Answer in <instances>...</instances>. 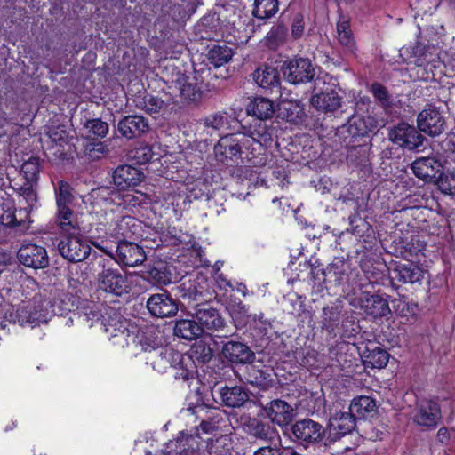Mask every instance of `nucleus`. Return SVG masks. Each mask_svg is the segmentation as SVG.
I'll return each instance as SVG.
<instances>
[{"label": "nucleus", "mask_w": 455, "mask_h": 455, "mask_svg": "<svg viewBox=\"0 0 455 455\" xmlns=\"http://www.w3.org/2000/svg\"><path fill=\"white\" fill-rule=\"evenodd\" d=\"M222 421L220 412H216L207 419H202L199 426L194 427L191 433L180 432V435L174 441H171L167 444L169 455H202L201 454V437L199 427L203 433H212L220 427Z\"/></svg>", "instance_id": "1"}, {"label": "nucleus", "mask_w": 455, "mask_h": 455, "mask_svg": "<svg viewBox=\"0 0 455 455\" xmlns=\"http://www.w3.org/2000/svg\"><path fill=\"white\" fill-rule=\"evenodd\" d=\"M99 225L98 229L104 231L106 238H113L117 243L142 235L141 222L139 220L113 210L105 212L104 220Z\"/></svg>", "instance_id": "2"}, {"label": "nucleus", "mask_w": 455, "mask_h": 455, "mask_svg": "<svg viewBox=\"0 0 455 455\" xmlns=\"http://www.w3.org/2000/svg\"><path fill=\"white\" fill-rule=\"evenodd\" d=\"M249 144L250 139L244 136L242 132L236 134H227L220 139L218 144L214 147V151L217 156H222V158H220V161H223L224 158L232 159L240 156L243 149L254 155L256 148H251Z\"/></svg>", "instance_id": "3"}, {"label": "nucleus", "mask_w": 455, "mask_h": 455, "mask_svg": "<svg viewBox=\"0 0 455 455\" xmlns=\"http://www.w3.org/2000/svg\"><path fill=\"white\" fill-rule=\"evenodd\" d=\"M349 304L373 318L384 317L390 313L387 299L368 291H362L357 296L349 298Z\"/></svg>", "instance_id": "4"}, {"label": "nucleus", "mask_w": 455, "mask_h": 455, "mask_svg": "<svg viewBox=\"0 0 455 455\" xmlns=\"http://www.w3.org/2000/svg\"><path fill=\"white\" fill-rule=\"evenodd\" d=\"M412 54L414 64L421 69L418 76L423 80L434 78L435 71L442 65L436 49L417 44L412 49Z\"/></svg>", "instance_id": "5"}, {"label": "nucleus", "mask_w": 455, "mask_h": 455, "mask_svg": "<svg viewBox=\"0 0 455 455\" xmlns=\"http://www.w3.org/2000/svg\"><path fill=\"white\" fill-rule=\"evenodd\" d=\"M389 140L408 150H415L423 145L424 137L412 125L405 123L392 127L388 132Z\"/></svg>", "instance_id": "6"}, {"label": "nucleus", "mask_w": 455, "mask_h": 455, "mask_svg": "<svg viewBox=\"0 0 455 455\" xmlns=\"http://www.w3.org/2000/svg\"><path fill=\"white\" fill-rule=\"evenodd\" d=\"M283 76L291 84H303L314 79L315 68L306 58H297L286 61L283 67Z\"/></svg>", "instance_id": "7"}, {"label": "nucleus", "mask_w": 455, "mask_h": 455, "mask_svg": "<svg viewBox=\"0 0 455 455\" xmlns=\"http://www.w3.org/2000/svg\"><path fill=\"white\" fill-rule=\"evenodd\" d=\"M412 419L420 427L434 428L441 419L440 405L433 399H419L416 403Z\"/></svg>", "instance_id": "8"}, {"label": "nucleus", "mask_w": 455, "mask_h": 455, "mask_svg": "<svg viewBox=\"0 0 455 455\" xmlns=\"http://www.w3.org/2000/svg\"><path fill=\"white\" fill-rule=\"evenodd\" d=\"M196 318L204 331H217L219 336L228 337L233 334L226 330L225 321L217 309L208 304L199 306L196 311Z\"/></svg>", "instance_id": "9"}, {"label": "nucleus", "mask_w": 455, "mask_h": 455, "mask_svg": "<svg viewBox=\"0 0 455 455\" xmlns=\"http://www.w3.org/2000/svg\"><path fill=\"white\" fill-rule=\"evenodd\" d=\"M60 255L70 262H81L88 258L90 245L76 234L62 239L58 244Z\"/></svg>", "instance_id": "10"}, {"label": "nucleus", "mask_w": 455, "mask_h": 455, "mask_svg": "<svg viewBox=\"0 0 455 455\" xmlns=\"http://www.w3.org/2000/svg\"><path fill=\"white\" fill-rule=\"evenodd\" d=\"M11 321L20 325L38 324L46 321V315L40 299L34 298L33 301L24 302L19 307L14 315L10 314Z\"/></svg>", "instance_id": "11"}, {"label": "nucleus", "mask_w": 455, "mask_h": 455, "mask_svg": "<svg viewBox=\"0 0 455 455\" xmlns=\"http://www.w3.org/2000/svg\"><path fill=\"white\" fill-rule=\"evenodd\" d=\"M419 129L430 135L438 136L445 129V120L437 108L428 105L418 116Z\"/></svg>", "instance_id": "12"}, {"label": "nucleus", "mask_w": 455, "mask_h": 455, "mask_svg": "<svg viewBox=\"0 0 455 455\" xmlns=\"http://www.w3.org/2000/svg\"><path fill=\"white\" fill-rule=\"evenodd\" d=\"M275 128L267 124L265 120H254L248 126L242 127V132L244 136L250 139L251 148L267 147L270 145L274 139Z\"/></svg>", "instance_id": "13"}, {"label": "nucleus", "mask_w": 455, "mask_h": 455, "mask_svg": "<svg viewBox=\"0 0 455 455\" xmlns=\"http://www.w3.org/2000/svg\"><path fill=\"white\" fill-rule=\"evenodd\" d=\"M17 258L20 264L34 269L44 268L49 266L46 249L37 244H23L18 251Z\"/></svg>", "instance_id": "14"}, {"label": "nucleus", "mask_w": 455, "mask_h": 455, "mask_svg": "<svg viewBox=\"0 0 455 455\" xmlns=\"http://www.w3.org/2000/svg\"><path fill=\"white\" fill-rule=\"evenodd\" d=\"M99 289L116 295L121 296L127 292V278L118 270L107 268L98 276Z\"/></svg>", "instance_id": "15"}, {"label": "nucleus", "mask_w": 455, "mask_h": 455, "mask_svg": "<svg viewBox=\"0 0 455 455\" xmlns=\"http://www.w3.org/2000/svg\"><path fill=\"white\" fill-rule=\"evenodd\" d=\"M104 331L108 335V339L118 346L127 344L130 331L128 322L117 312H113L108 319L102 321Z\"/></svg>", "instance_id": "16"}, {"label": "nucleus", "mask_w": 455, "mask_h": 455, "mask_svg": "<svg viewBox=\"0 0 455 455\" xmlns=\"http://www.w3.org/2000/svg\"><path fill=\"white\" fill-rule=\"evenodd\" d=\"M147 308L151 315L159 318L172 317L179 310L177 300L167 293L151 295L148 299Z\"/></svg>", "instance_id": "17"}, {"label": "nucleus", "mask_w": 455, "mask_h": 455, "mask_svg": "<svg viewBox=\"0 0 455 455\" xmlns=\"http://www.w3.org/2000/svg\"><path fill=\"white\" fill-rule=\"evenodd\" d=\"M324 84L325 82L321 77H316L314 80V92L315 93L311 98V105L318 111L333 112L340 107V97L333 90L326 92H317V90L321 89V84Z\"/></svg>", "instance_id": "18"}, {"label": "nucleus", "mask_w": 455, "mask_h": 455, "mask_svg": "<svg viewBox=\"0 0 455 455\" xmlns=\"http://www.w3.org/2000/svg\"><path fill=\"white\" fill-rule=\"evenodd\" d=\"M243 429L254 438L274 443L280 439L278 431L268 423L256 418L242 417Z\"/></svg>", "instance_id": "19"}, {"label": "nucleus", "mask_w": 455, "mask_h": 455, "mask_svg": "<svg viewBox=\"0 0 455 455\" xmlns=\"http://www.w3.org/2000/svg\"><path fill=\"white\" fill-rule=\"evenodd\" d=\"M291 430L297 440L306 443H317L324 435L323 426L310 419L297 421Z\"/></svg>", "instance_id": "20"}, {"label": "nucleus", "mask_w": 455, "mask_h": 455, "mask_svg": "<svg viewBox=\"0 0 455 455\" xmlns=\"http://www.w3.org/2000/svg\"><path fill=\"white\" fill-rule=\"evenodd\" d=\"M343 305L339 300H336L331 305L323 307L320 315V327L327 334L336 337L339 330L340 320L342 317Z\"/></svg>", "instance_id": "21"}, {"label": "nucleus", "mask_w": 455, "mask_h": 455, "mask_svg": "<svg viewBox=\"0 0 455 455\" xmlns=\"http://www.w3.org/2000/svg\"><path fill=\"white\" fill-rule=\"evenodd\" d=\"M116 253L118 262L131 267L142 264L146 259L143 248L133 242L118 243Z\"/></svg>", "instance_id": "22"}, {"label": "nucleus", "mask_w": 455, "mask_h": 455, "mask_svg": "<svg viewBox=\"0 0 455 455\" xmlns=\"http://www.w3.org/2000/svg\"><path fill=\"white\" fill-rule=\"evenodd\" d=\"M267 417L279 427L288 426L293 419V408L285 401L276 399L268 403L264 408Z\"/></svg>", "instance_id": "23"}, {"label": "nucleus", "mask_w": 455, "mask_h": 455, "mask_svg": "<svg viewBox=\"0 0 455 455\" xmlns=\"http://www.w3.org/2000/svg\"><path fill=\"white\" fill-rule=\"evenodd\" d=\"M355 416L349 412H335L330 419L329 437L331 441L350 433L355 427Z\"/></svg>", "instance_id": "24"}, {"label": "nucleus", "mask_w": 455, "mask_h": 455, "mask_svg": "<svg viewBox=\"0 0 455 455\" xmlns=\"http://www.w3.org/2000/svg\"><path fill=\"white\" fill-rule=\"evenodd\" d=\"M118 132L126 139L140 137L149 130L148 120L138 115L127 116L118 123Z\"/></svg>", "instance_id": "25"}, {"label": "nucleus", "mask_w": 455, "mask_h": 455, "mask_svg": "<svg viewBox=\"0 0 455 455\" xmlns=\"http://www.w3.org/2000/svg\"><path fill=\"white\" fill-rule=\"evenodd\" d=\"M144 179L143 172L132 165H120L113 174L115 185L121 189L138 186Z\"/></svg>", "instance_id": "26"}, {"label": "nucleus", "mask_w": 455, "mask_h": 455, "mask_svg": "<svg viewBox=\"0 0 455 455\" xmlns=\"http://www.w3.org/2000/svg\"><path fill=\"white\" fill-rule=\"evenodd\" d=\"M223 355L234 363H251L255 355L251 349L243 343L229 341L222 348Z\"/></svg>", "instance_id": "27"}, {"label": "nucleus", "mask_w": 455, "mask_h": 455, "mask_svg": "<svg viewBox=\"0 0 455 455\" xmlns=\"http://www.w3.org/2000/svg\"><path fill=\"white\" fill-rule=\"evenodd\" d=\"M424 274V270L412 262L397 265L393 269V278L403 283H419L423 279Z\"/></svg>", "instance_id": "28"}, {"label": "nucleus", "mask_w": 455, "mask_h": 455, "mask_svg": "<svg viewBox=\"0 0 455 455\" xmlns=\"http://www.w3.org/2000/svg\"><path fill=\"white\" fill-rule=\"evenodd\" d=\"M253 79L256 84L263 89L273 90L280 84L279 73L275 68L263 66L257 68L253 73Z\"/></svg>", "instance_id": "29"}, {"label": "nucleus", "mask_w": 455, "mask_h": 455, "mask_svg": "<svg viewBox=\"0 0 455 455\" xmlns=\"http://www.w3.org/2000/svg\"><path fill=\"white\" fill-rule=\"evenodd\" d=\"M438 168L439 164L432 157H421L411 164L413 173L426 181L435 178Z\"/></svg>", "instance_id": "30"}, {"label": "nucleus", "mask_w": 455, "mask_h": 455, "mask_svg": "<svg viewBox=\"0 0 455 455\" xmlns=\"http://www.w3.org/2000/svg\"><path fill=\"white\" fill-rule=\"evenodd\" d=\"M221 402L228 407H241L249 399L246 391L240 386L224 387L219 391Z\"/></svg>", "instance_id": "31"}, {"label": "nucleus", "mask_w": 455, "mask_h": 455, "mask_svg": "<svg viewBox=\"0 0 455 455\" xmlns=\"http://www.w3.org/2000/svg\"><path fill=\"white\" fill-rule=\"evenodd\" d=\"M55 223L65 233L76 234L79 230L76 217L69 206L57 207Z\"/></svg>", "instance_id": "32"}, {"label": "nucleus", "mask_w": 455, "mask_h": 455, "mask_svg": "<svg viewBox=\"0 0 455 455\" xmlns=\"http://www.w3.org/2000/svg\"><path fill=\"white\" fill-rule=\"evenodd\" d=\"M274 111L273 102L262 97L255 98L246 107L247 115L257 117L256 120H267L271 118Z\"/></svg>", "instance_id": "33"}, {"label": "nucleus", "mask_w": 455, "mask_h": 455, "mask_svg": "<svg viewBox=\"0 0 455 455\" xmlns=\"http://www.w3.org/2000/svg\"><path fill=\"white\" fill-rule=\"evenodd\" d=\"M173 333L175 336L184 339H196L203 334V327L198 322L191 319H180L176 321Z\"/></svg>", "instance_id": "34"}, {"label": "nucleus", "mask_w": 455, "mask_h": 455, "mask_svg": "<svg viewBox=\"0 0 455 455\" xmlns=\"http://www.w3.org/2000/svg\"><path fill=\"white\" fill-rule=\"evenodd\" d=\"M148 197L144 193L138 190L127 191L124 193H116L114 195L112 201L119 207L124 209H132L147 201Z\"/></svg>", "instance_id": "35"}, {"label": "nucleus", "mask_w": 455, "mask_h": 455, "mask_svg": "<svg viewBox=\"0 0 455 455\" xmlns=\"http://www.w3.org/2000/svg\"><path fill=\"white\" fill-rule=\"evenodd\" d=\"M234 118L226 111H218L207 116L203 124L205 128H210L218 132H225L230 129Z\"/></svg>", "instance_id": "36"}, {"label": "nucleus", "mask_w": 455, "mask_h": 455, "mask_svg": "<svg viewBox=\"0 0 455 455\" xmlns=\"http://www.w3.org/2000/svg\"><path fill=\"white\" fill-rule=\"evenodd\" d=\"M376 410V402L367 395H361L353 399L349 411L358 419L366 418Z\"/></svg>", "instance_id": "37"}, {"label": "nucleus", "mask_w": 455, "mask_h": 455, "mask_svg": "<svg viewBox=\"0 0 455 455\" xmlns=\"http://www.w3.org/2000/svg\"><path fill=\"white\" fill-rule=\"evenodd\" d=\"M337 37L339 44L349 52L355 50V42L350 28V23L345 18L340 19L337 23Z\"/></svg>", "instance_id": "38"}, {"label": "nucleus", "mask_w": 455, "mask_h": 455, "mask_svg": "<svg viewBox=\"0 0 455 455\" xmlns=\"http://www.w3.org/2000/svg\"><path fill=\"white\" fill-rule=\"evenodd\" d=\"M233 56L232 48L226 44H215L210 48L207 53L209 61L216 68L227 64Z\"/></svg>", "instance_id": "39"}, {"label": "nucleus", "mask_w": 455, "mask_h": 455, "mask_svg": "<svg viewBox=\"0 0 455 455\" xmlns=\"http://www.w3.org/2000/svg\"><path fill=\"white\" fill-rule=\"evenodd\" d=\"M278 8L277 0H254L252 14L260 20L269 19L277 12Z\"/></svg>", "instance_id": "40"}, {"label": "nucleus", "mask_w": 455, "mask_h": 455, "mask_svg": "<svg viewBox=\"0 0 455 455\" xmlns=\"http://www.w3.org/2000/svg\"><path fill=\"white\" fill-rule=\"evenodd\" d=\"M176 88L180 92V96L185 101H195L199 97L198 90L196 85L188 82V77L180 76L175 81Z\"/></svg>", "instance_id": "41"}, {"label": "nucleus", "mask_w": 455, "mask_h": 455, "mask_svg": "<svg viewBox=\"0 0 455 455\" xmlns=\"http://www.w3.org/2000/svg\"><path fill=\"white\" fill-rule=\"evenodd\" d=\"M167 349L170 347H156L148 352V363L157 371H165L168 368Z\"/></svg>", "instance_id": "42"}, {"label": "nucleus", "mask_w": 455, "mask_h": 455, "mask_svg": "<svg viewBox=\"0 0 455 455\" xmlns=\"http://www.w3.org/2000/svg\"><path fill=\"white\" fill-rule=\"evenodd\" d=\"M178 289L182 299L190 300H196L203 294L202 287L199 286L196 280L189 279L185 281L178 286Z\"/></svg>", "instance_id": "43"}, {"label": "nucleus", "mask_w": 455, "mask_h": 455, "mask_svg": "<svg viewBox=\"0 0 455 455\" xmlns=\"http://www.w3.org/2000/svg\"><path fill=\"white\" fill-rule=\"evenodd\" d=\"M148 277L158 284H169L172 282V274L167 270L166 266L158 263L148 270Z\"/></svg>", "instance_id": "44"}, {"label": "nucleus", "mask_w": 455, "mask_h": 455, "mask_svg": "<svg viewBox=\"0 0 455 455\" xmlns=\"http://www.w3.org/2000/svg\"><path fill=\"white\" fill-rule=\"evenodd\" d=\"M388 359V353L379 347L370 350L366 355V362L371 364L372 368L378 369L384 368L387 364Z\"/></svg>", "instance_id": "45"}, {"label": "nucleus", "mask_w": 455, "mask_h": 455, "mask_svg": "<svg viewBox=\"0 0 455 455\" xmlns=\"http://www.w3.org/2000/svg\"><path fill=\"white\" fill-rule=\"evenodd\" d=\"M128 156L136 164H144L151 160L153 151L150 146L140 143L129 152Z\"/></svg>", "instance_id": "46"}, {"label": "nucleus", "mask_w": 455, "mask_h": 455, "mask_svg": "<svg viewBox=\"0 0 455 455\" xmlns=\"http://www.w3.org/2000/svg\"><path fill=\"white\" fill-rule=\"evenodd\" d=\"M188 357L190 360L195 358L202 363H207L212 357V351L204 342L199 341L192 346Z\"/></svg>", "instance_id": "47"}, {"label": "nucleus", "mask_w": 455, "mask_h": 455, "mask_svg": "<svg viewBox=\"0 0 455 455\" xmlns=\"http://www.w3.org/2000/svg\"><path fill=\"white\" fill-rule=\"evenodd\" d=\"M21 172L27 182L35 184L38 178L39 159L36 157L29 158L22 164Z\"/></svg>", "instance_id": "48"}, {"label": "nucleus", "mask_w": 455, "mask_h": 455, "mask_svg": "<svg viewBox=\"0 0 455 455\" xmlns=\"http://www.w3.org/2000/svg\"><path fill=\"white\" fill-rule=\"evenodd\" d=\"M73 201L70 186L65 181H60L56 190L57 207L69 206Z\"/></svg>", "instance_id": "49"}, {"label": "nucleus", "mask_w": 455, "mask_h": 455, "mask_svg": "<svg viewBox=\"0 0 455 455\" xmlns=\"http://www.w3.org/2000/svg\"><path fill=\"white\" fill-rule=\"evenodd\" d=\"M347 130L353 136H365L370 132L364 119L360 116H354L348 121Z\"/></svg>", "instance_id": "50"}, {"label": "nucleus", "mask_w": 455, "mask_h": 455, "mask_svg": "<svg viewBox=\"0 0 455 455\" xmlns=\"http://www.w3.org/2000/svg\"><path fill=\"white\" fill-rule=\"evenodd\" d=\"M84 127L92 134L100 138H104L108 132V124L99 118L87 120Z\"/></svg>", "instance_id": "51"}, {"label": "nucleus", "mask_w": 455, "mask_h": 455, "mask_svg": "<svg viewBox=\"0 0 455 455\" xmlns=\"http://www.w3.org/2000/svg\"><path fill=\"white\" fill-rule=\"evenodd\" d=\"M166 356L168 358V367L178 369L180 366H183L188 363H190V358L188 355H183L179 351H176L170 347L167 349Z\"/></svg>", "instance_id": "52"}, {"label": "nucleus", "mask_w": 455, "mask_h": 455, "mask_svg": "<svg viewBox=\"0 0 455 455\" xmlns=\"http://www.w3.org/2000/svg\"><path fill=\"white\" fill-rule=\"evenodd\" d=\"M85 152L92 160H97L108 155L109 149L104 142L99 141L88 144Z\"/></svg>", "instance_id": "53"}, {"label": "nucleus", "mask_w": 455, "mask_h": 455, "mask_svg": "<svg viewBox=\"0 0 455 455\" xmlns=\"http://www.w3.org/2000/svg\"><path fill=\"white\" fill-rule=\"evenodd\" d=\"M287 35V29L282 25L273 28L267 34V42L271 47H275L283 44Z\"/></svg>", "instance_id": "54"}, {"label": "nucleus", "mask_w": 455, "mask_h": 455, "mask_svg": "<svg viewBox=\"0 0 455 455\" xmlns=\"http://www.w3.org/2000/svg\"><path fill=\"white\" fill-rule=\"evenodd\" d=\"M371 92L374 98L380 102L383 107H388L391 105L390 95L381 84L373 83L371 87Z\"/></svg>", "instance_id": "55"}, {"label": "nucleus", "mask_w": 455, "mask_h": 455, "mask_svg": "<svg viewBox=\"0 0 455 455\" xmlns=\"http://www.w3.org/2000/svg\"><path fill=\"white\" fill-rule=\"evenodd\" d=\"M358 326L355 323V320L352 317L345 316L342 315L339 330L342 331V336L345 338H349L351 336L355 335L357 332Z\"/></svg>", "instance_id": "56"}, {"label": "nucleus", "mask_w": 455, "mask_h": 455, "mask_svg": "<svg viewBox=\"0 0 455 455\" xmlns=\"http://www.w3.org/2000/svg\"><path fill=\"white\" fill-rule=\"evenodd\" d=\"M164 102L158 97L147 95L144 97V108L149 114H156L164 108Z\"/></svg>", "instance_id": "57"}, {"label": "nucleus", "mask_w": 455, "mask_h": 455, "mask_svg": "<svg viewBox=\"0 0 455 455\" xmlns=\"http://www.w3.org/2000/svg\"><path fill=\"white\" fill-rule=\"evenodd\" d=\"M205 412L204 405H196L188 407L181 411V417L188 422H196L197 419H202V415Z\"/></svg>", "instance_id": "58"}, {"label": "nucleus", "mask_w": 455, "mask_h": 455, "mask_svg": "<svg viewBox=\"0 0 455 455\" xmlns=\"http://www.w3.org/2000/svg\"><path fill=\"white\" fill-rule=\"evenodd\" d=\"M230 314L235 320H243L248 316V307L244 305L241 300L234 301L229 307Z\"/></svg>", "instance_id": "59"}, {"label": "nucleus", "mask_w": 455, "mask_h": 455, "mask_svg": "<svg viewBox=\"0 0 455 455\" xmlns=\"http://www.w3.org/2000/svg\"><path fill=\"white\" fill-rule=\"evenodd\" d=\"M304 33V23L301 17L297 16L294 18L291 25V35L294 38H299Z\"/></svg>", "instance_id": "60"}, {"label": "nucleus", "mask_w": 455, "mask_h": 455, "mask_svg": "<svg viewBox=\"0 0 455 455\" xmlns=\"http://www.w3.org/2000/svg\"><path fill=\"white\" fill-rule=\"evenodd\" d=\"M177 370L178 371L174 375L176 379H182L183 381H186L193 375L192 371L187 368V363L183 366H180Z\"/></svg>", "instance_id": "61"}, {"label": "nucleus", "mask_w": 455, "mask_h": 455, "mask_svg": "<svg viewBox=\"0 0 455 455\" xmlns=\"http://www.w3.org/2000/svg\"><path fill=\"white\" fill-rule=\"evenodd\" d=\"M213 278L220 289L227 290L228 287H231V283L222 273H214Z\"/></svg>", "instance_id": "62"}, {"label": "nucleus", "mask_w": 455, "mask_h": 455, "mask_svg": "<svg viewBox=\"0 0 455 455\" xmlns=\"http://www.w3.org/2000/svg\"><path fill=\"white\" fill-rule=\"evenodd\" d=\"M33 185L34 184L27 182L24 187L20 188V195L24 196L28 201H32L36 196Z\"/></svg>", "instance_id": "63"}, {"label": "nucleus", "mask_w": 455, "mask_h": 455, "mask_svg": "<svg viewBox=\"0 0 455 455\" xmlns=\"http://www.w3.org/2000/svg\"><path fill=\"white\" fill-rule=\"evenodd\" d=\"M254 455H280V451L269 446L261 447L258 449Z\"/></svg>", "instance_id": "64"}]
</instances>
